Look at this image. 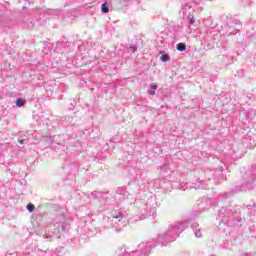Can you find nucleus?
I'll list each match as a JSON object with an SVG mask.
<instances>
[{
  "label": "nucleus",
  "instance_id": "nucleus-1",
  "mask_svg": "<svg viewBox=\"0 0 256 256\" xmlns=\"http://www.w3.org/2000/svg\"><path fill=\"white\" fill-rule=\"evenodd\" d=\"M187 229V223H174L171 224L166 231L167 241H175L183 231Z\"/></svg>",
  "mask_w": 256,
  "mask_h": 256
},
{
  "label": "nucleus",
  "instance_id": "nucleus-2",
  "mask_svg": "<svg viewBox=\"0 0 256 256\" xmlns=\"http://www.w3.org/2000/svg\"><path fill=\"white\" fill-rule=\"evenodd\" d=\"M160 61H162V63H167V61H171V57L167 54H162L160 56Z\"/></svg>",
  "mask_w": 256,
  "mask_h": 256
},
{
  "label": "nucleus",
  "instance_id": "nucleus-3",
  "mask_svg": "<svg viewBox=\"0 0 256 256\" xmlns=\"http://www.w3.org/2000/svg\"><path fill=\"white\" fill-rule=\"evenodd\" d=\"M176 49L177 51H185V49H187V46L185 45V43H179L177 44Z\"/></svg>",
  "mask_w": 256,
  "mask_h": 256
},
{
  "label": "nucleus",
  "instance_id": "nucleus-4",
  "mask_svg": "<svg viewBox=\"0 0 256 256\" xmlns=\"http://www.w3.org/2000/svg\"><path fill=\"white\" fill-rule=\"evenodd\" d=\"M25 105V100L23 99H17L16 100V106L17 107H23Z\"/></svg>",
  "mask_w": 256,
  "mask_h": 256
},
{
  "label": "nucleus",
  "instance_id": "nucleus-5",
  "mask_svg": "<svg viewBox=\"0 0 256 256\" xmlns=\"http://www.w3.org/2000/svg\"><path fill=\"white\" fill-rule=\"evenodd\" d=\"M101 11H102L103 13H107V12L109 11V7H107V4H106V3L102 4V6H101Z\"/></svg>",
  "mask_w": 256,
  "mask_h": 256
},
{
  "label": "nucleus",
  "instance_id": "nucleus-6",
  "mask_svg": "<svg viewBox=\"0 0 256 256\" xmlns=\"http://www.w3.org/2000/svg\"><path fill=\"white\" fill-rule=\"evenodd\" d=\"M27 209L30 211V213H33V211H35V205H33V204H28V205H27Z\"/></svg>",
  "mask_w": 256,
  "mask_h": 256
},
{
  "label": "nucleus",
  "instance_id": "nucleus-7",
  "mask_svg": "<svg viewBox=\"0 0 256 256\" xmlns=\"http://www.w3.org/2000/svg\"><path fill=\"white\" fill-rule=\"evenodd\" d=\"M114 219H123V214L121 212H118L113 215Z\"/></svg>",
  "mask_w": 256,
  "mask_h": 256
},
{
  "label": "nucleus",
  "instance_id": "nucleus-8",
  "mask_svg": "<svg viewBox=\"0 0 256 256\" xmlns=\"http://www.w3.org/2000/svg\"><path fill=\"white\" fill-rule=\"evenodd\" d=\"M194 234H195V237H197V238L203 236V234L201 233V230H195V231H194Z\"/></svg>",
  "mask_w": 256,
  "mask_h": 256
},
{
  "label": "nucleus",
  "instance_id": "nucleus-9",
  "mask_svg": "<svg viewBox=\"0 0 256 256\" xmlns=\"http://www.w3.org/2000/svg\"><path fill=\"white\" fill-rule=\"evenodd\" d=\"M150 89L152 91H157V85L155 83L150 84Z\"/></svg>",
  "mask_w": 256,
  "mask_h": 256
},
{
  "label": "nucleus",
  "instance_id": "nucleus-10",
  "mask_svg": "<svg viewBox=\"0 0 256 256\" xmlns=\"http://www.w3.org/2000/svg\"><path fill=\"white\" fill-rule=\"evenodd\" d=\"M194 23H195V18L193 17L189 18V24L194 25Z\"/></svg>",
  "mask_w": 256,
  "mask_h": 256
},
{
  "label": "nucleus",
  "instance_id": "nucleus-11",
  "mask_svg": "<svg viewBox=\"0 0 256 256\" xmlns=\"http://www.w3.org/2000/svg\"><path fill=\"white\" fill-rule=\"evenodd\" d=\"M149 95H155V90H150Z\"/></svg>",
  "mask_w": 256,
  "mask_h": 256
},
{
  "label": "nucleus",
  "instance_id": "nucleus-12",
  "mask_svg": "<svg viewBox=\"0 0 256 256\" xmlns=\"http://www.w3.org/2000/svg\"><path fill=\"white\" fill-rule=\"evenodd\" d=\"M23 141H24V140H19V143L23 144Z\"/></svg>",
  "mask_w": 256,
  "mask_h": 256
}]
</instances>
